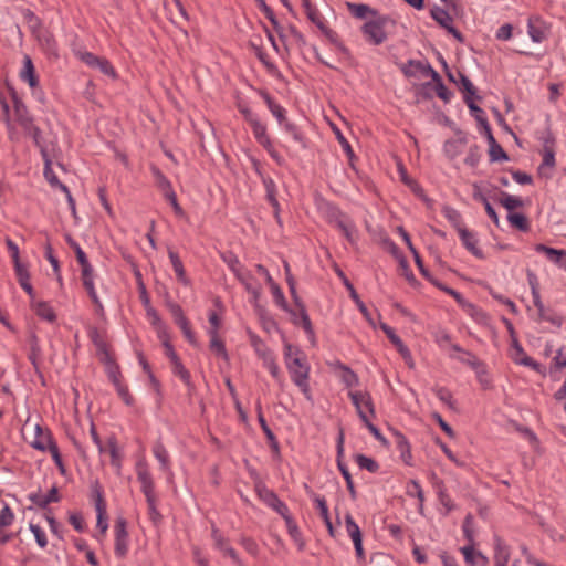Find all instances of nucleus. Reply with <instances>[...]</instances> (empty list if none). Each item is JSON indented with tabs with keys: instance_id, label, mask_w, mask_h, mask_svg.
<instances>
[{
	"instance_id": "obj_61",
	"label": "nucleus",
	"mask_w": 566,
	"mask_h": 566,
	"mask_svg": "<svg viewBox=\"0 0 566 566\" xmlns=\"http://www.w3.org/2000/svg\"><path fill=\"white\" fill-rule=\"evenodd\" d=\"M14 521V513L11 507L6 504L3 509L0 511V531L4 527L12 525Z\"/></svg>"
},
{
	"instance_id": "obj_27",
	"label": "nucleus",
	"mask_w": 566,
	"mask_h": 566,
	"mask_svg": "<svg viewBox=\"0 0 566 566\" xmlns=\"http://www.w3.org/2000/svg\"><path fill=\"white\" fill-rule=\"evenodd\" d=\"M21 80L29 83L31 87H36L39 84L35 69L30 56L25 55L23 59V69L20 73Z\"/></svg>"
},
{
	"instance_id": "obj_9",
	"label": "nucleus",
	"mask_w": 566,
	"mask_h": 566,
	"mask_svg": "<svg viewBox=\"0 0 566 566\" xmlns=\"http://www.w3.org/2000/svg\"><path fill=\"white\" fill-rule=\"evenodd\" d=\"M527 33L533 42L541 43L548 39L551 24L539 15H531L527 20Z\"/></svg>"
},
{
	"instance_id": "obj_10",
	"label": "nucleus",
	"mask_w": 566,
	"mask_h": 566,
	"mask_svg": "<svg viewBox=\"0 0 566 566\" xmlns=\"http://www.w3.org/2000/svg\"><path fill=\"white\" fill-rule=\"evenodd\" d=\"M343 455H344V432H343V430H340L338 438H337V467H338V470L340 471L343 478L346 481V486L349 492L350 499L356 500L357 492L355 489V484H354L352 474H350L347 465L342 460Z\"/></svg>"
},
{
	"instance_id": "obj_1",
	"label": "nucleus",
	"mask_w": 566,
	"mask_h": 566,
	"mask_svg": "<svg viewBox=\"0 0 566 566\" xmlns=\"http://www.w3.org/2000/svg\"><path fill=\"white\" fill-rule=\"evenodd\" d=\"M284 363L293 384L298 387L307 400H312L310 387L311 366L304 352L286 343L284 345Z\"/></svg>"
},
{
	"instance_id": "obj_19",
	"label": "nucleus",
	"mask_w": 566,
	"mask_h": 566,
	"mask_svg": "<svg viewBox=\"0 0 566 566\" xmlns=\"http://www.w3.org/2000/svg\"><path fill=\"white\" fill-rule=\"evenodd\" d=\"M431 480H432L433 486L437 490L439 502L447 510V513L454 510L453 501L451 500L450 495L447 493V489L444 486L443 481L441 479H439L434 472L431 473Z\"/></svg>"
},
{
	"instance_id": "obj_13",
	"label": "nucleus",
	"mask_w": 566,
	"mask_h": 566,
	"mask_svg": "<svg viewBox=\"0 0 566 566\" xmlns=\"http://www.w3.org/2000/svg\"><path fill=\"white\" fill-rule=\"evenodd\" d=\"M511 358L514 360V363L526 367H531L536 371H538L541 368V365L538 363H536L535 360H533V358L526 355L524 348L522 347L517 338H514L512 342Z\"/></svg>"
},
{
	"instance_id": "obj_45",
	"label": "nucleus",
	"mask_w": 566,
	"mask_h": 566,
	"mask_svg": "<svg viewBox=\"0 0 566 566\" xmlns=\"http://www.w3.org/2000/svg\"><path fill=\"white\" fill-rule=\"evenodd\" d=\"M538 321L548 322L556 327H560L564 323L562 315L556 313L553 308L545 307L543 312H538Z\"/></svg>"
},
{
	"instance_id": "obj_18",
	"label": "nucleus",
	"mask_w": 566,
	"mask_h": 566,
	"mask_svg": "<svg viewBox=\"0 0 566 566\" xmlns=\"http://www.w3.org/2000/svg\"><path fill=\"white\" fill-rule=\"evenodd\" d=\"M535 250L539 253H544L546 258L555 263L556 265L566 269V251L549 248L545 244H536Z\"/></svg>"
},
{
	"instance_id": "obj_58",
	"label": "nucleus",
	"mask_w": 566,
	"mask_h": 566,
	"mask_svg": "<svg viewBox=\"0 0 566 566\" xmlns=\"http://www.w3.org/2000/svg\"><path fill=\"white\" fill-rule=\"evenodd\" d=\"M481 156L482 155H481L480 146L474 144V145L470 146L468 155L464 159V164L470 167H476L481 160Z\"/></svg>"
},
{
	"instance_id": "obj_43",
	"label": "nucleus",
	"mask_w": 566,
	"mask_h": 566,
	"mask_svg": "<svg viewBox=\"0 0 566 566\" xmlns=\"http://www.w3.org/2000/svg\"><path fill=\"white\" fill-rule=\"evenodd\" d=\"M172 365V373L178 376L184 384L188 387L189 391L195 389V386L191 381L190 373L186 369L181 360H177L171 364Z\"/></svg>"
},
{
	"instance_id": "obj_46",
	"label": "nucleus",
	"mask_w": 566,
	"mask_h": 566,
	"mask_svg": "<svg viewBox=\"0 0 566 566\" xmlns=\"http://www.w3.org/2000/svg\"><path fill=\"white\" fill-rule=\"evenodd\" d=\"M499 202L510 212L524 206V202L520 197L512 196L507 192H501V198L499 199Z\"/></svg>"
},
{
	"instance_id": "obj_23",
	"label": "nucleus",
	"mask_w": 566,
	"mask_h": 566,
	"mask_svg": "<svg viewBox=\"0 0 566 566\" xmlns=\"http://www.w3.org/2000/svg\"><path fill=\"white\" fill-rule=\"evenodd\" d=\"M555 139L554 137L552 136L551 133H548L547 137L545 138V142H544V155H543V163L542 165L539 166L538 170L541 174H544V169L547 167V168H553L555 166V153H554V149H553V144H554Z\"/></svg>"
},
{
	"instance_id": "obj_41",
	"label": "nucleus",
	"mask_w": 566,
	"mask_h": 566,
	"mask_svg": "<svg viewBox=\"0 0 566 566\" xmlns=\"http://www.w3.org/2000/svg\"><path fill=\"white\" fill-rule=\"evenodd\" d=\"M250 342H251V345L254 348L258 357L261 358L262 361H264L266 357H270L273 355L271 349L265 345V343L258 335L251 334Z\"/></svg>"
},
{
	"instance_id": "obj_40",
	"label": "nucleus",
	"mask_w": 566,
	"mask_h": 566,
	"mask_svg": "<svg viewBox=\"0 0 566 566\" xmlns=\"http://www.w3.org/2000/svg\"><path fill=\"white\" fill-rule=\"evenodd\" d=\"M409 65H415V67L423 76H430L436 84L438 82L442 81L439 73L429 63H422L421 61H417V60H409Z\"/></svg>"
},
{
	"instance_id": "obj_22",
	"label": "nucleus",
	"mask_w": 566,
	"mask_h": 566,
	"mask_svg": "<svg viewBox=\"0 0 566 566\" xmlns=\"http://www.w3.org/2000/svg\"><path fill=\"white\" fill-rule=\"evenodd\" d=\"M381 329L387 335V337L390 339V342L395 345L397 350L401 354V356L405 359H411V353L409 348L403 344L401 338L395 333L394 328H391L389 325L382 323Z\"/></svg>"
},
{
	"instance_id": "obj_57",
	"label": "nucleus",
	"mask_w": 566,
	"mask_h": 566,
	"mask_svg": "<svg viewBox=\"0 0 566 566\" xmlns=\"http://www.w3.org/2000/svg\"><path fill=\"white\" fill-rule=\"evenodd\" d=\"M87 334H88V337L92 340V343L95 345L98 353L104 350L105 348H107V343L105 342L104 337L99 333L98 328L90 327Z\"/></svg>"
},
{
	"instance_id": "obj_31",
	"label": "nucleus",
	"mask_w": 566,
	"mask_h": 566,
	"mask_svg": "<svg viewBox=\"0 0 566 566\" xmlns=\"http://www.w3.org/2000/svg\"><path fill=\"white\" fill-rule=\"evenodd\" d=\"M324 214L329 224L337 227L339 222H343L348 216L344 213L337 206L326 203L324 207Z\"/></svg>"
},
{
	"instance_id": "obj_11",
	"label": "nucleus",
	"mask_w": 566,
	"mask_h": 566,
	"mask_svg": "<svg viewBox=\"0 0 566 566\" xmlns=\"http://www.w3.org/2000/svg\"><path fill=\"white\" fill-rule=\"evenodd\" d=\"M115 532V554L123 558L128 552V532L127 522L124 517H118L114 526Z\"/></svg>"
},
{
	"instance_id": "obj_37",
	"label": "nucleus",
	"mask_w": 566,
	"mask_h": 566,
	"mask_svg": "<svg viewBox=\"0 0 566 566\" xmlns=\"http://www.w3.org/2000/svg\"><path fill=\"white\" fill-rule=\"evenodd\" d=\"M295 305L298 307V311H300V323H301L303 329L305 331V333L307 334V336L314 343L315 333H314V328H313L312 322L310 319V316L307 314L306 307L302 301H300V304H295Z\"/></svg>"
},
{
	"instance_id": "obj_7",
	"label": "nucleus",
	"mask_w": 566,
	"mask_h": 566,
	"mask_svg": "<svg viewBox=\"0 0 566 566\" xmlns=\"http://www.w3.org/2000/svg\"><path fill=\"white\" fill-rule=\"evenodd\" d=\"M254 490L260 497L269 507L273 509L281 516L290 512L287 505L279 499L276 493L270 490L264 482L256 480Z\"/></svg>"
},
{
	"instance_id": "obj_25",
	"label": "nucleus",
	"mask_w": 566,
	"mask_h": 566,
	"mask_svg": "<svg viewBox=\"0 0 566 566\" xmlns=\"http://www.w3.org/2000/svg\"><path fill=\"white\" fill-rule=\"evenodd\" d=\"M107 448L111 455V464L115 468L116 473L120 474L123 453L117 444V439L113 436L107 440Z\"/></svg>"
},
{
	"instance_id": "obj_51",
	"label": "nucleus",
	"mask_w": 566,
	"mask_h": 566,
	"mask_svg": "<svg viewBox=\"0 0 566 566\" xmlns=\"http://www.w3.org/2000/svg\"><path fill=\"white\" fill-rule=\"evenodd\" d=\"M407 494L409 496H415L419 500V511L421 512L423 509L424 493L420 483L417 480H410V482L407 485Z\"/></svg>"
},
{
	"instance_id": "obj_42",
	"label": "nucleus",
	"mask_w": 566,
	"mask_h": 566,
	"mask_svg": "<svg viewBox=\"0 0 566 566\" xmlns=\"http://www.w3.org/2000/svg\"><path fill=\"white\" fill-rule=\"evenodd\" d=\"M442 214L455 228L457 231H460L461 228H464L462 216L457 209L444 206L442 208Z\"/></svg>"
},
{
	"instance_id": "obj_15",
	"label": "nucleus",
	"mask_w": 566,
	"mask_h": 566,
	"mask_svg": "<svg viewBox=\"0 0 566 566\" xmlns=\"http://www.w3.org/2000/svg\"><path fill=\"white\" fill-rule=\"evenodd\" d=\"M494 566H507L511 557L510 546L499 536H493Z\"/></svg>"
},
{
	"instance_id": "obj_50",
	"label": "nucleus",
	"mask_w": 566,
	"mask_h": 566,
	"mask_svg": "<svg viewBox=\"0 0 566 566\" xmlns=\"http://www.w3.org/2000/svg\"><path fill=\"white\" fill-rule=\"evenodd\" d=\"M467 143V138L462 137L457 140H448L444 144V153L450 158H455L461 153V146H463Z\"/></svg>"
},
{
	"instance_id": "obj_21",
	"label": "nucleus",
	"mask_w": 566,
	"mask_h": 566,
	"mask_svg": "<svg viewBox=\"0 0 566 566\" xmlns=\"http://www.w3.org/2000/svg\"><path fill=\"white\" fill-rule=\"evenodd\" d=\"M451 357L457 358L462 364L470 366L476 373L478 377H480L481 375H486V369H485L484 363L481 361L471 352L465 350V352H463V354H461V356H458V357L451 356Z\"/></svg>"
},
{
	"instance_id": "obj_8",
	"label": "nucleus",
	"mask_w": 566,
	"mask_h": 566,
	"mask_svg": "<svg viewBox=\"0 0 566 566\" xmlns=\"http://www.w3.org/2000/svg\"><path fill=\"white\" fill-rule=\"evenodd\" d=\"M81 265V279L84 289L86 290L91 301L96 307V312L98 314L104 313V306L95 291L94 286V270L91 263L87 261L85 263L80 264Z\"/></svg>"
},
{
	"instance_id": "obj_32",
	"label": "nucleus",
	"mask_w": 566,
	"mask_h": 566,
	"mask_svg": "<svg viewBox=\"0 0 566 566\" xmlns=\"http://www.w3.org/2000/svg\"><path fill=\"white\" fill-rule=\"evenodd\" d=\"M335 367L340 369V380L348 388L356 387L359 385V378L355 371H353L348 366L344 365L340 361L335 364Z\"/></svg>"
},
{
	"instance_id": "obj_64",
	"label": "nucleus",
	"mask_w": 566,
	"mask_h": 566,
	"mask_svg": "<svg viewBox=\"0 0 566 566\" xmlns=\"http://www.w3.org/2000/svg\"><path fill=\"white\" fill-rule=\"evenodd\" d=\"M92 493L95 500V510L96 511H104L106 510V503L103 497V490L98 482H96L92 488Z\"/></svg>"
},
{
	"instance_id": "obj_33",
	"label": "nucleus",
	"mask_w": 566,
	"mask_h": 566,
	"mask_svg": "<svg viewBox=\"0 0 566 566\" xmlns=\"http://www.w3.org/2000/svg\"><path fill=\"white\" fill-rule=\"evenodd\" d=\"M258 7L260 10L264 13V15L269 19L271 24L273 25L274 30L277 32L281 40L285 39V35L283 33V28L279 23L273 10L266 4L264 0H255Z\"/></svg>"
},
{
	"instance_id": "obj_29",
	"label": "nucleus",
	"mask_w": 566,
	"mask_h": 566,
	"mask_svg": "<svg viewBox=\"0 0 566 566\" xmlns=\"http://www.w3.org/2000/svg\"><path fill=\"white\" fill-rule=\"evenodd\" d=\"M253 135L255 139L262 145L265 149H270L272 147V143L270 137L266 134V127L259 119L250 124Z\"/></svg>"
},
{
	"instance_id": "obj_49",
	"label": "nucleus",
	"mask_w": 566,
	"mask_h": 566,
	"mask_svg": "<svg viewBox=\"0 0 566 566\" xmlns=\"http://www.w3.org/2000/svg\"><path fill=\"white\" fill-rule=\"evenodd\" d=\"M460 90L464 93V96L475 97L476 99H481L480 96L476 95V88L470 78L463 74L462 72H458Z\"/></svg>"
},
{
	"instance_id": "obj_5",
	"label": "nucleus",
	"mask_w": 566,
	"mask_h": 566,
	"mask_svg": "<svg viewBox=\"0 0 566 566\" xmlns=\"http://www.w3.org/2000/svg\"><path fill=\"white\" fill-rule=\"evenodd\" d=\"M395 20L388 15H379L377 19L364 23L361 32L366 41L373 45H380L387 40V28L395 25Z\"/></svg>"
},
{
	"instance_id": "obj_35",
	"label": "nucleus",
	"mask_w": 566,
	"mask_h": 566,
	"mask_svg": "<svg viewBox=\"0 0 566 566\" xmlns=\"http://www.w3.org/2000/svg\"><path fill=\"white\" fill-rule=\"evenodd\" d=\"M153 453L155 458L159 461L161 470L165 472H170V461H169V454L165 446L157 441L153 447Z\"/></svg>"
},
{
	"instance_id": "obj_54",
	"label": "nucleus",
	"mask_w": 566,
	"mask_h": 566,
	"mask_svg": "<svg viewBox=\"0 0 566 566\" xmlns=\"http://www.w3.org/2000/svg\"><path fill=\"white\" fill-rule=\"evenodd\" d=\"M346 286L347 289L350 291V297L355 301L357 307L359 308L360 313L364 315V317L371 323V317H370V313L367 308V306L365 305V303L359 298L356 290L354 289V286L349 283V282H346Z\"/></svg>"
},
{
	"instance_id": "obj_39",
	"label": "nucleus",
	"mask_w": 566,
	"mask_h": 566,
	"mask_svg": "<svg viewBox=\"0 0 566 566\" xmlns=\"http://www.w3.org/2000/svg\"><path fill=\"white\" fill-rule=\"evenodd\" d=\"M151 174H153V177L155 179L157 187L163 191L164 196L174 191L171 182L168 180V178L161 172V170L158 167L153 166Z\"/></svg>"
},
{
	"instance_id": "obj_26",
	"label": "nucleus",
	"mask_w": 566,
	"mask_h": 566,
	"mask_svg": "<svg viewBox=\"0 0 566 566\" xmlns=\"http://www.w3.org/2000/svg\"><path fill=\"white\" fill-rule=\"evenodd\" d=\"M208 334L210 336V344L209 348L210 350L217 356L222 358L223 360H229V355L226 349V345L223 340L219 337V334L216 333V331H208Z\"/></svg>"
},
{
	"instance_id": "obj_47",
	"label": "nucleus",
	"mask_w": 566,
	"mask_h": 566,
	"mask_svg": "<svg viewBox=\"0 0 566 566\" xmlns=\"http://www.w3.org/2000/svg\"><path fill=\"white\" fill-rule=\"evenodd\" d=\"M431 17L443 29L448 28L453 22V18L449 14V12L440 7H434L431 10Z\"/></svg>"
},
{
	"instance_id": "obj_59",
	"label": "nucleus",
	"mask_w": 566,
	"mask_h": 566,
	"mask_svg": "<svg viewBox=\"0 0 566 566\" xmlns=\"http://www.w3.org/2000/svg\"><path fill=\"white\" fill-rule=\"evenodd\" d=\"M284 271H285V275H286V282L289 285V290L293 297V301L295 304H300L301 298L298 297V295L296 293V282H295L293 275L291 274L290 264L286 261H284Z\"/></svg>"
},
{
	"instance_id": "obj_17",
	"label": "nucleus",
	"mask_w": 566,
	"mask_h": 566,
	"mask_svg": "<svg viewBox=\"0 0 566 566\" xmlns=\"http://www.w3.org/2000/svg\"><path fill=\"white\" fill-rule=\"evenodd\" d=\"M458 233L465 249L469 252H471L474 256L483 259L484 255L482 250L478 248V239L475 234L469 231L465 227L461 228L460 231H458Z\"/></svg>"
},
{
	"instance_id": "obj_55",
	"label": "nucleus",
	"mask_w": 566,
	"mask_h": 566,
	"mask_svg": "<svg viewBox=\"0 0 566 566\" xmlns=\"http://www.w3.org/2000/svg\"><path fill=\"white\" fill-rule=\"evenodd\" d=\"M22 15L27 23L29 24L32 34L39 31V29H42V22L33 11H31L30 9H24L22 11Z\"/></svg>"
},
{
	"instance_id": "obj_16",
	"label": "nucleus",
	"mask_w": 566,
	"mask_h": 566,
	"mask_svg": "<svg viewBox=\"0 0 566 566\" xmlns=\"http://www.w3.org/2000/svg\"><path fill=\"white\" fill-rule=\"evenodd\" d=\"M28 499L40 509H46L50 503H56L60 501L59 489L53 486L45 495L40 491L33 492L28 495Z\"/></svg>"
},
{
	"instance_id": "obj_14",
	"label": "nucleus",
	"mask_w": 566,
	"mask_h": 566,
	"mask_svg": "<svg viewBox=\"0 0 566 566\" xmlns=\"http://www.w3.org/2000/svg\"><path fill=\"white\" fill-rule=\"evenodd\" d=\"M30 444L40 451H46L51 448L52 444H56L54 441L52 433L49 430H43L40 424L34 426V439L30 442Z\"/></svg>"
},
{
	"instance_id": "obj_6",
	"label": "nucleus",
	"mask_w": 566,
	"mask_h": 566,
	"mask_svg": "<svg viewBox=\"0 0 566 566\" xmlns=\"http://www.w3.org/2000/svg\"><path fill=\"white\" fill-rule=\"evenodd\" d=\"M348 397L350 398L352 403L355 406L357 415L363 422H367L369 416L371 418L376 417L373 398L368 391H349Z\"/></svg>"
},
{
	"instance_id": "obj_4",
	"label": "nucleus",
	"mask_w": 566,
	"mask_h": 566,
	"mask_svg": "<svg viewBox=\"0 0 566 566\" xmlns=\"http://www.w3.org/2000/svg\"><path fill=\"white\" fill-rule=\"evenodd\" d=\"M11 97L14 107L15 119L23 128L24 133L32 137L36 146H40L41 130L34 124L32 116L29 114L27 106L18 97L14 90L11 88Z\"/></svg>"
},
{
	"instance_id": "obj_30",
	"label": "nucleus",
	"mask_w": 566,
	"mask_h": 566,
	"mask_svg": "<svg viewBox=\"0 0 566 566\" xmlns=\"http://www.w3.org/2000/svg\"><path fill=\"white\" fill-rule=\"evenodd\" d=\"M261 96L263 97V99H264L265 104L268 105L270 112L277 119V122L281 125L284 124L287 120L286 116H285V113H286L285 109L281 105L275 103L274 99L270 96L269 93L261 92Z\"/></svg>"
},
{
	"instance_id": "obj_24",
	"label": "nucleus",
	"mask_w": 566,
	"mask_h": 566,
	"mask_svg": "<svg viewBox=\"0 0 566 566\" xmlns=\"http://www.w3.org/2000/svg\"><path fill=\"white\" fill-rule=\"evenodd\" d=\"M31 307L40 318L50 323L56 321V314L49 303L44 301H32Z\"/></svg>"
},
{
	"instance_id": "obj_63",
	"label": "nucleus",
	"mask_w": 566,
	"mask_h": 566,
	"mask_svg": "<svg viewBox=\"0 0 566 566\" xmlns=\"http://www.w3.org/2000/svg\"><path fill=\"white\" fill-rule=\"evenodd\" d=\"M436 397L448 405L450 408H453L454 401L451 391L446 387H437L433 389Z\"/></svg>"
},
{
	"instance_id": "obj_34",
	"label": "nucleus",
	"mask_w": 566,
	"mask_h": 566,
	"mask_svg": "<svg viewBox=\"0 0 566 566\" xmlns=\"http://www.w3.org/2000/svg\"><path fill=\"white\" fill-rule=\"evenodd\" d=\"M282 517L285 521L286 528H287L290 536L298 545L300 549H302L304 546V542H303L302 534H301V531H300L297 524L291 516L290 512L286 513L285 515H283Z\"/></svg>"
},
{
	"instance_id": "obj_62",
	"label": "nucleus",
	"mask_w": 566,
	"mask_h": 566,
	"mask_svg": "<svg viewBox=\"0 0 566 566\" xmlns=\"http://www.w3.org/2000/svg\"><path fill=\"white\" fill-rule=\"evenodd\" d=\"M310 494H311V497L313 499V501L315 502L316 507L318 509L323 521L327 520L329 517V514H328V507H327L326 500L323 496L314 493L313 491H310Z\"/></svg>"
},
{
	"instance_id": "obj_12",
	"label": "nucleus",
	"mask_w": 566,
	"mask_h": 566,
	"mask_svg": "<svg viewBox=\"0 0 566 566\" xmlns=\"http://www.w3.org/2000/svg\"><path fill=\"white\" fill-rule=\"evenodd\" d=\"M33 35L36 38L40 46L48 55L54 57L59 56L57 43L52 32L42 28L39 29V31H36Z\"/></svg>"
},
{
	"instance_id": "obj_2",
	"label": "nucleus",
	"mask_w": 566,
	"mask_h": 566,
	"mask_svg": "<svg viewBox=\"0 0 566 566\" xmlns=\"http://www.w3.org/2000/svg\"><path fill=\"white\" fill-rule=\"evenodd\" d=\"M136 474L138 481L142 484V492L146 497L149 518L154 522V524H158L161 521V514L156 507L155 485L148 469V464L144 459L136 463Z\"/></svg>"
},
{
	"instance_id": "obj_36",
	"label": "nucleus",
	"mask_w": 566,
	"mask_h": 566,
	"mask_svg": "<svg viewBox=\"0 0 566 566\" xmlns=\"http://www.w3.org/2000/svg\"><path fill=\"white\" fill-rule=\"evenodd\" d=\"M263 185L266 191V199L274 209L275 216H279L280 203L276 199V185L272 178H263Z\"/></svg>"
},
{
	"instance_id": "obj_53",
	"label": "nucleus",
	"mask_w": 566,
	"mask_h": 566,
	"mask_svg": "<svg viewBox=\"0 0 566 566\" xmlns=\"http://www.w3.org/2000/svg\"><path fill=\"white\" fill-rule=\"evenodd\" d=\"M489 156L491 163L509 160L507 154L497 142L490 144Z\"/></svg>"
},
{
	"instance_id": "obj_52",
	"label": "nucleus",
	"mask_w": 566,
	"mask_h": 566,
	"mask_svg": "<svg viewBox=\"0 0 566 566\" xmlns=\"http://www.w3.org/2000/svg\"><path fill=\"white\" fill-rule=\"evenodd\" d=\"M355 461L360 469L375 473L379 470V464L371 458L365 454H356Z\"/></svg>"
},
{
	"instance_id": "obj_3",
	"label": "nucleus",
	"mask_w": 566,
	"mask_h": 566,
	"mask_svg": "<svg viewBox=\"0 0 566 566\" xmlns=\"http://www.w3.org/2000/svg\"><path fill=\"white\" fill-rule=\"evenodd\" d=\"M222 261L228 265L234 276L244 285L245 290L251 293L254 298L260 295V285L256 284L253 274L247 270L233 252L221 254Z\"/></svg>"
},
{
	"instance_id": "obj_60",
	"label": "nucleus",
	"mask_w": 566,
	"mask_h": 566,
	"mask_svg": "<svg viewBox=\"0 0 566 566\" xmlns=\"http://www.w3.org/2000/svg\"><path fill=\"white\" fill-rule=\"evenodd\" d=\"M285 132L291 134V136L293 137V139L301 144L302 147H306V142H305V137L304 135L302 134V132L292 123L290 122H285L284 124H282Z\"/></svg>"
},
{
	"instance_id": "obj_38",
	"label": "nucleus",
	"mask_w": 566,
	"mask_h": 566,
	"mask_svg": "<svg viewBox=\"0 0 566 566\" xmlns=\"http://www.w3.org/2000/svg\"><path fill=\"white\" fill-rule=\"evenodd\" d=\"M507 221L513 228H516L522 232H528L531 230L530 221L523 213L510 212L507 214Z\"/></svg>"
},
{
	"instance_id": "obj_28",
	"label": "nucleus",
	"mask_w": 566,
	"mask_h": 566,
	"mask_svg": "<svg viewBox=\"0 0 566 566\" xmlns=\"http://www.w3.org/2000/svg\"><path fill=\"white\" fill-rule=\"evenodd\" d=\"M168 256L176 273V276L180 283L184 285H188L190 283L189 279L186 275V271L177 252L174 250H168Z\"/></svg>"
},
{
	"instance_id": "obj_44",
	"label": "nucleus",
	"mask_w": 566,
	"mask_h": 566,
	"mask_svg": "<svg viewBox=\"0 0 566 566\" xmlns=\"http://www.w3.org/2000/svg\"><path fill=\"white\" fill-rule=\"evenodd\" d=\"M346 6L349 12L357 19H365L368 13L377 15V11L371 9L368 4L347 2Z\"/></svg>"
},
{
	"instance_id": "obj_48",
	"label": "nucleus",
	"mask_w": 566,
	"mask_h": 566,
	"mask_svg": "<svg viewBox=\"0 0 566 566\" xmlns=\"http://www.w3.org/2000/svg\"><path fill=\"white\" fill-rule=\"evenodd\" d=\"M345 527L353 543L363 539L360 528L349 513L345 515Z\"/></svg>"
},
{
	"instance_id": "obj_56",
	"label": "nucleus",
	"mask_w": 566,
	"mask_h": 566,
	"mask_svg": "<svg viewBox=\"0 0 566 566\" xmlns=\"http://www.w3.org/2000/svg\"><path fill=\"white\" fill-rule=\"evenodd\" d=\"M263 366L265 368H268V370L270 371V374L272 375V377L280 384L282 385L283 384V379H282V376H281V371H280V367L277 366L276 361H275V357L274 355L270 356V357H266L265 360L263 361Z\"/></svg>"
},
{
	"instance_id": "obj_20",
	"label": "nucleus",
	"mask_w": 566,
	"mask_h": 566,
	"mask_svg": "<svg viewBox=\"0 0 566 566\" xmlns=\"http://www.w3.org/2000/svg\"><path fill=\"white\" fill-rule=\"evenodd\" d=\"M394 437H395V442H396L397 449L400 452L401 460L407 465H412V462H411L412 454H411L409 441L407 440L405 434H402L401 432H399L397 430L394 431Z\"/></svg>"
}]
</instances>
